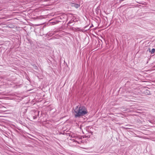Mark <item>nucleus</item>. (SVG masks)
Masks as SVG:
<instances>
[{
    "label": "nucleus",
    "instance_id": "7ed1b4c3",
    "mask_svg": "<svg viewBox=\"0 0 155 155\" xmlns=\"http://www.w3.org/2000/svg\"><path fill=\"white\" fill-rule=\"evenodd\" d=\"M155 52V49L153 48L152 49L151 51V53L152 54L154 53Z\"/></svg>",
    "mask_w": 155,
    "mask_h": 155
},
{
    "label": "nucleus",
    "instance_id": "f03ea898",
    "mask_svg": "<svg viewBox=\"0 0 155 155\" xmlns=\"http://www.w3.org/2000/svg\"><path fill=\"white\" fill-rule=\"evenodd\" d=\"M72 6H74L76 8H78L80 7V5L79 4L73 3H72Z\"/></svg>",
    "mask_w": 155,
    "mask_h": 155
},
{
    "label": "nucleus",
    "instance_id": "20e7f679",
    "mask_svg": "<svg viewBox=\"0 0 155 155\" xmlns=\"http://www.w3.org/2000/svg\"><path fill=\"white\" fill-rule=\"evenodd\" d=\"M148 91V92H149V93H148V92H147V94H149V93H150V92H149V91Z\"/></svg>",
    "mask_w": 155,
    "mask_h": 155
},
{
    "label": "nucleus",
    "instance_id": "f257e3e1",
    "mask_svg": "<svg viewBox=\"0 0 155 155\" xmlns=\"http://www.w3.org/2000/svg\"><path fill=\"white\" fill-rule=\"evenodd\" d=\"M87 113L85 107L83 106H77L74 110V115L75 118L86 114Z\"/></svg>",
    "mask_w": 155,
    "mask_h": 155
}]
</instances>
